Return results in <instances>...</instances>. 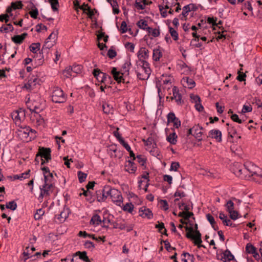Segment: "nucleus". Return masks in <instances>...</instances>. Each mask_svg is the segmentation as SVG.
Segmentation results:
<instances>
[{"label": "nucleus", "mask_w": 262, "mask_h": 262, "mask_svg": "<svg viewBox=\"0 0 262 262\" xmlns=\"http://www.w3.org/2000/svg\"><path fill=\"white\" fill-rule=\"evenodd\" d=\"M52 100L56 103H64L67 100V96L60 88L56 87L52 92Z\"/></svg>", "instance_id": "1"}, {"label": "nucleus", "mask_w": 262, "mask_h": 262, "mask_svg": "<svg viewBox=\"0 0 262 262\" xmlns=\"http://www.w3.org/2000/svg\"><path fill=\"white\" fill-rule=\"evenodd\" d=\"M138 69V70L137 71V77L140 80H147L151 72L149 65H147L146 63L144 65H139Z\"/></svg>", "instance_id": "2"}, {"label": "nucleus", "mask_w": 262, "mask_h": 262, "mask_svg": "<svg viewBox=\"0 0 262 262\" xmlns=\"http://www.w3.org/2000/svg\"><path fill=\"white\" fill-rule=\"evenodd\" d=\"M138 60L137 61V66L144 65L146 63L149 65V63L146 61L148 58V50L145 48H141L138 52Z\"/></svg>", "instance_id": "3"}, {"label": "nucleus", "mask_w": 262, "mask_h": 262, "mask_svg": "<svg viewBox=\"0 0 262 262\" xmlns=\"http://www.w3.org/2000/svg\"><path fill=\"white\" fill-rule=\"evenodd\" d=\"M40 81V80L38 79L36 75H32L29 77L28 82L25 84L23 88L27 90L31 91L35 88L37 84H39Z\"/></svg>", "instance_id": "4"}, {"label": "nucleus", "mask_w": 262, "mask_h": 262, "mask_svg": "<svg viewBox=\"0 0 262 262\" xmlns=\"http://www.w3.org/2000/svg\"><path fill=\"white\" fill-rule=\"evenodd\" d=\"M111 198L112 201L117 206H121L123 203V197L121 193L117 189L113 188Z\"/></svg>", "instance_id": "5"}, {"label": "nucleus", "mask_w": 262, "mask_h": 262, "mask_svg": "<svg viewBox=\"0 0 262 262\" xmlns=\"http://www.w3.org/2000/svg\"><path fill=\"white\" fill-rule=\"evenodd\" d=\"M172 96L169 97H166V99L170 98L171 100H175L177 104L182 105L184 103V101L182 100V95L180 93L178 88L176 86L172 87Z\"/></svg>", "instance_id": "6"}, {"label": "nucleus", "mask_w": 262, "mask_h": 262, "mask_svg": "<svg viewBox=\"0 0 262 262\" xmlns=\"http://www.w3.org/2000/svg\"><path fill=\"white\" fill-rule=\"evenodd\" d=\"M186 236L188 238L193 239L194 245H197L199 248L201 247L205 248L204 245H201V243H202V240L201 238L202 235L199 231H196L195 232L194 235L191 234L190 233H186Z\"/></svg>", "instance_id": "7"}, {"label": "nucleus", "mask_w": 262, "mask_h": 262, "mask_svg": "<svg viewBox=\"0 0 262 262\" xmlns=\"http://www.w3.org/2000/svg\"><path fill=\"white\" fill-rule=\"evenodd\" d=\"M51 150L50 148L40 147L38 149V156L40 158H44L47 162L51 160Z\"/></svg>", "instance_id": "8"}, {"label": "nucleus", "mask_w": 262, "mask_h": 262, "mask_svg": "<svg viewBox=\"0 0 262 262\" xmlns=\"http://www.w3.org/2000/svg\"><path fill=\"white\" fill-rule=\"evenodd\" d=\"M157 135L155 133H152L150 134L149 137L147 139H142V141L144 143L145 146H149L152 145L154 151H155L157 148V144L156 143Z\"/></svg>", "instance_id": "9"}, {"label": "nucleus", "mask_w": 262, "mask_h": 262, "mask_svg": "<svg viewBox=\"0 0 262 262\" xmlns=\"http://www.w3.org/2000/svg\"><path fill=\"white\" fill-rule=\"evenodd\" d=\"M245 168L247 170V173H248V178L254 175H257V170L258 168L254 164L251 162H246L245 164Z\"/></svg>", "instance_id": "10"}, {"label": "nucleus", "mask_w": 262, "mask_h": 262, "mask_svg": "<svg viewBox=\"0 0 262 262\" xmlns=\"http://www.w3.org/2000/svg\"><path fill=\"white\" fill-rule=\"evenodd\" d=\"M48 180H45V184L42 186V188H41V192L39 196V199H41L45 196H49L50 195V190L51 187H53V185L52 184L48 183Z\"/></svg>", "instance_id": "11"}, {"label": "nucleus", "mask_w": 262, "mask_h": 262, "mask_svg": "<svg viewBox=\"0 0 262 262\" xmlns=\"http://www.w3.org/2000/svg\"><path fill=\"white\" fill-rule=\"evenodd\" d=\"M234 174L238 177L241 179H247L248 173H247V170L245 168V165L244 166L239 165L233 169Z\"/></svg>", "instance_id": "12"}, {"label": "nucleus", "mask_w": 262, "mask_h": 262, "mask_svg": "<svg viewBox=\"0 0 262 262\" xmlns=\"http://www.w3.org/2000/svg\"><path fill=\"white\" fill-rule=\"evenodd\" d=\"M139 216L142 218L151 219L153 217V213L151 210L146 206L141 207L139 210Z\"/></svg>", "instance_id": "13"}, {"label": "nucleus", "mask_w": 262, "mask_h": 262, "mask_svg": "<svg viewBox=\"0 0 262 262\" xmlns=\"http://www.w3.org/2000/svg\"><path fill=\"white\" fill-rule=\"evenodd\" d=\"M111 73L113 76L114 79L118 82H123V83H129V81L125 82V79L123 78L122 76L123 74L120 72L117 71L116 68H113L111 71Z\"/></svg>", "instance_id": "14"}, {"label": "nucleus", "mask_w": 262, "mask_h": 262, "mask_svg": "<svg viewBox=\"0 0 262 262\" xmlns=\"http://www.w3.org/2000/svg\"><path fill=\"white\" fill-rule=\"evenodd\" d=\"M207 137H210L212 139H215L218 142H221L222 139V133L220 130L217 129H212L209 132V136Z\"/></svg>", "instance_id": "15"}, {"label": "nucleus", "mask_w": 262, "mask_h": 262, "mask_svg": "<svg viewBox=\"0 0 262 262\" xmlns=\"http://www.w3.org/2000/svg\"><path fill=\"white\" fill-rule=\"evenodd\" d=\"M54 43L55 42H50L49 41V40H47L45 41V44L42 46V49H41V52H39V58L38 59L39 60V64H40V63H42L43 60V55H42V51L43 50H47V49H50L51 48H52L54 45Z\"/></svg>", "instance_id": "16"}, {"label": "nucleus", "mask_w": 262, "mask_h": 262, "mask_svg": "<svg viewBox=\"0 0 262 262\" xmlns=\"http://www.w3.org/2000/svg\"><path fill=\"white\" fill-rule=\"evenodd\" d=\"M125 170L130 173H134L137 170L135 163L132 160H128L125 164Z\"/></svg>", "instance_id": "17"}, {"label": "nucleus", "mask_w": 262, "mask_h": 262, "mask_svg": "<svg viewBox=\"0 0 262 262\" xmlns=\"http://www.w3.org/2000/svg\"><path fill=\"white\" fill-rule=\"evenodd\" d=\"M203 129V127L200 126L199 125L193 126L194 134L193 136L198 140V141H201L202 140V136L203 133L202 130Z\"/></svg>", "instance_id": "18"}, {"label": "nucleus", "mask_w": 262, "mask_h": 262, "mask_svg": "<svg viewBox=\"0 0 262 262\" xmlns=\"http://www.w3.org/2000/svg\"><path fill=\"white\" fill-rule=\"evenodd\" d=\"M79 256V258L85 262H91L88 256L86 251H77L73 254V256Z\"/></svg>", "instance_id": "19"}, {"label": "nucleus", "mask_w": 262, "mask_h": 262, "mask_svg": "<svg viewBox=\"0 0 262 262\" xmlns=\"http://www.w3.org/2000/svg\"><path fill=\"white\" fill-rule=\"evenodd\" d=\"M224 262H230L231 260H235L234 255L231 253L228 249L223 252Z\"/></svg>", "instance_id": "20"}, {"label": "nucleus", "mask_w": 262, "mask_h": 262, "mask_svg": "<svg viewBox=\"0 0 262 262\" xmlns=\"http://www.w3.org/2000/svg\"><path fill=\"white\" fill-rule=\"evenodd\" d=\"M173 132L167 136L166 140L171 144L175 145L177 142L178 136L174 132V129L172 128Z\"/></svg>", "instance_id": "21"}, {"label": "nucleus", "mask_w": 262, "mask_h": 262, "mask_svg": "<svg viewBox=\"0 0 262 262\" xmlns=\"http://www.w3.org/2000/svg\"><path fill=\"white\" fill-rule=\"evenodd\" d=\"M137 26L141 29L146 30H151V27L148 26L147 21L144 19H140L137 23Z\"/></svg>", "instance_id": "22"}, {"label": "nucleus", "mask_w": 262, "mask_h": 262, "mask_svg": "<svg viewBox=\"0 0 262 262\" xmlns=\"http://www.w3.org/2000/svg\"><path fill=\"white\" fill-rule=\"evenodd\" d=\"M96 198L97 201L99 202H103L106 200V196L104 195L102 189L96 191Z\"/></svg>", "instance_id": "23"}, {"label": "nucleus", "mask_w": 262, "mask_h": 262, "mask_svg": "<svg viewBox=\"0 0 262 262\" xmlns=\"http://www.w3.org/2000/svg\"><path fill=\"white\" fill-rule=\"evenodd\" d=\"M110 214L107 213H103V217L102 221V227L104 228H108L109 224L111 223Z\"/></svg>", "instance_id": "24"}, {"label": "nucleus", "mask_w": 262, "mask_h": 262, "mask_svg": "<svg viewBox=\"0 0 262 262\" xmlns=\"http://www.w3.org/2000/svg\"><path fill=\"white\" fill-rule=\"evenodd\" d=\"M183 81L186 82L187 86L189 89H191L193 88L195 85V81L191 78L188 77L183 78Z\"/></svg>", "instance_id": "25"}, {"label": "nucleus", "mask_w": 262, "mask_h": 262, "mask_svg": "<svg viewBox=\"0 0 262 262\" xmlns=\"http://www.w3.org/2000/svg\"><path fill=\"white\" fill-rule=\"evenodd\" d=\"M245 249L247 253L252 255L257 252L256 248L250 243L246 245Z\"/></svg>", "instance_id": "26"}, {"label": "nucleus", "mask_w": 262, "mask_h": 262, "mask_svg": "<svg viewBox=\"0 0 262 262\" xmlns=\"http://www.w3.org/2000/svg\"><path fill=\"white\" fill-rule=\"evenodd\" d=\"M162 56V53L159 49H155L153 50L152 58L154 61H158Z\"/></svg>", "instance_id": "27"}, {"label": "nucleus", "mask_w": 262, "mask_h": 262, "mask_svg": "<svg viewBox=\"0 0 262 262\" xmlns=\"http://www.w3.org/2000/svg\"><path fill=\"white\" fill-rule=\"evenodd\" d=\"M100 216L98 214L94 215L90 221V223L93 225H99L102 224Z\"/></svg>", "instance_id": "28"}, {"label": "nucleus", "mask_w": 262, "mask_h": 262, "mask_svg": "<svg viewBox=\"0 0 262 262\" xmlns=\"http://www.w3.org/2000/svg\"><path fill=\"white\" fill-rule=\"evenodd\" d=\"M68 214L69 209L68 208H63V210L58 215L57 219L60 220V221H64L68 217Z\"/></svg>", "instance_id": "29"}, {"label": "nucleus", "mask_w": 262, "mask_h": 262, "mask_svg": "<svg viewBox=\"0 0 262 262\" xmlns=\"http://www.w3.org/2000/svg\"><path fill=\"white\" fill-rule=\"evenodd\" d=\"M9 30L11 32H12L14 30V28L11 24H7V27H5L3 25L0 28V32L2 33L4 32L8 33Z\"/></svg>", "instance_id": "30"}, {"label": "nucleus", "mask_w": 262, "mask_h": 262, "mask_svg": "<svg viewBox=\"0 0 262 262\" xmlns=\"http://www.w3.org/2000/svg\"><path fill=\"white\" fill-rule=\"evenodd\" d=\"M102 190L104 193V195L106 196V199L107 198L108 196H110V198L111 197V193L113 190V188H112L111 186H110V185H105L104 186Z\"/></svg>", "instance_id": "31"}, {"label": "nucleus", "mask_w": 262, "mask_h": 262, "mask_svg": "<svg viewBox=\"0 0 262 262\" xmlns=\"http://www.w3.org/2000/svg\"><path fill=\"white\" fill-rule=\"evenodd\" d=\"M219 218L222 220L224 225H228V223H230L231 221L228 219L227 216L224 214L223 212H221L219 214Z\"/></svg>", "instance_id": "32"}, {"label": "nucleus", "mask_w": 262, "mask_h": 262, "mask_svg": "<svg viewBox=\"0 0 262 262\" xmlns=\"http://www.w3.org/2000/svg\"><path fill=\"white\" fill-rule=\"evenodd\" d=\"M182 255L187 257V259H182V260L184 261V262L194 261V257L193 255L190 254L189 253L187 252H183Z\"/></svg>", "instance_id": "33"}, {"label": "nucleus", "mask_w": 262, "mask_h": 262, "mask_svg": "<svg viewBox=\"0 0 262 262\" xmlns=\"http://www.w3.org/2000/svg\"><path fill=\"white\" fill-rule=\"evenodd\" d=\"M134 207V205L132 203H127L123 206L122 209L125 211H127L130 213H132Z\"/></svg>", "instance_id": "34"}, {"label": "nucleus", "mask_w": 262, "mask_h": 262, "mask_svg": "<svg viewBox=\"0 0 262 262\" xmlns=\"http://www.w3.org/2000/svg\"><path fill=\"white\" fill-rule=\"evenodd\" d=\"M45 214V211L40 208L37 209L36 212L34 213V217L35 220H39L41 219L42 216Z\"/></svg>", "instance_id": "35"}, {"label": "nucleus", "mask_w": 262, "mask_h": 262, "mask_svg": "<svg viewBox=\"0 0 262 262\" xmlns=\"http://www.w3.org/2000/svg\"><path fill=\"white\" fill-rule=\"evenodd\" d=\"M40 47V43L39 42L37 43H33L30 46V51L33 53H36L37 51L39 50Z\"/></svg>", "instance_id": "36"}, {"label": "nucleus", "mask_w": 262, "mask_h": 262, "mask_svg": "<svg viewBox=\"0 0 262 262\" xmlns=\"http://www.w3.org/2000/svg\"><path fill=\"white\" fill-rule=\"evenodd\" d=\"M98 34H97V40H100L102 38H103V40L105 42H106L108 41V36L105 35V32L98 31Z\"/></svg>", "instance_id": "37"}, {"label": "nucleus", "mask_w": 262, "mask_h": 262, "mask_svg": "<svg viewBox=\"0 0 262 262\" xmlns=\"http://www.w3.org/2000/svg\"><path fill=\"white\" fill-rule=\"evenodd\" d=\"M17 207V203L15 201H12L7 203L6 205V208L8 209H10L12 211H14L16 209Z\"/></svg>", "instance_id": "38"}, {"label": "nucleus", "mask_w": 262, "mask_h": 262, "mask_svg": "<svg viewBox=\"0 0 262 262\" xmlns=\"http://www.w3.org/2000/svg\"><path fill=\"white\" fill-rule=\"evenodd\" d=\"M168 28L169 33L173 40H177L179 38V35L178 32L171 27L169 26Z\"/></svg>", "instance_id": "39"}, {"label": "nucleus", "mask_w": 262, "mask_h": 262, "mask_svg": "<svg viewBox=\"0 0 262 262\" xmlns=\"http://www.w3.org/2000/svg\"><path fill=\"white\" fill-rule=\"evenodd\" d=\"M148 35H151L152 36L154 37H158L160 35V30L158 29H152L151 28V30H147Z\"/></svg>", "instance_id": "40"}, {"label": "nucleus", "mask_w": 262, "mask_h": 262, "mask_svg": "<svg viewBox=\"0 0 262 262\" xmlns=\"http://www.w3.org/2000/svg\"><path fill=\"white\" fill-rule=\"evenodd\" d=\"M120 31L122 33H126L127 31H128L130 34H133V32H131V29H129L128 30L127 27V24L125 21H123L121 23Z\"/></svg>", "instance_id": "41"}, {"label": "nucleus", "mask_w": 262, "mask_h": 262, "mask_svg": "<svg viewBox=\"0 0 262 262\" xmlns=\"http://www.w3.org/2000/svg\"><path fill=\"white\" fill-rule=\"evenodd\" d=\"M11 6L13 10L19 9L23 8V5L20 1H16L15 2H12L11 3Z\"/></svg>", "instance_id": "42"}, {"label": "nucleus", "mask_w": 262, "mask_h": 262, "mask_svg": "<svg viewBox=\"0 0 262 262\" xmlns=\"http://www.w3.org/2000/svg\"><path fill=\"white\" fill-rule=\"evenodd\" d=\"M73 73L72 69L71 66L67 67L62 72V74L66 78H69L71 76Z\"/></svg>", "instance_id": "43"}, {"label": "nucleus", "mask_w": 262, "mask_h": 262, "mask_svg": "<svg viewBox=\"0 0 262 262\" xmlns=\"http://www.w3.org/2000/svg\"><path fill=\"white\" fill-rule=\"evenodd\" d=\"M94 76L97 79V80L100 82V79L102 77V72L99 69H95L93 71Z\"/></svg>", "instance_id": "44"}, {"label": "nucleus", "mask_w": 262, "mask_h": 262, "mask_svg": "<svg viewBox=\"0 0 262 262\" xmlns=\"http://www.w3.org/2000/svg\"><path fill=\"white\" fill-rule=\"evenodd\" d=\"M227 130L229 137H230L232 138H233L235 135L237 134L236 129L233 126H230L228 127Z\"/></svg>", "instance_id": "45"}, {"label": "nucleus", "mask_w": 262, "mask_h": 262, "mask_svg": "<svg viewBox=\"0 0 262 262\" xmlns=\"http://www.w3.org/2000/svg\"><path fill=\"white\" fill-rule=\"evenodd\" d=\"M78 178L79 181L80 183H83L85 181L87 177V174L82 172L81 171H78Z\"/></svg>", "instance_id": "46"}, {"label": "nucleus", "mask_w": 262, "mask_h": 262, "mask_svg": "<svg viewBox=\"0 0 262 262\" xmlns=\"http://www.w3.org/2000/svg\"><path fill=\"white\" fill-rule=\"evenodd\" d=\"M131 66V62L130 61H126L122 67V70L124 73H127V74H129V70Z\"/></svg>", "instance_id": "47"}, {"label": "nucleus", "mask_w": 262, "mask_h": 262, "mask_svg": "<svg viewBox=\"0 0 262 262\" xmlns=\"http://www.w3.org/2000/svg\"><path fill=\"white\" fill-rule=\"evenodd\" d=\"M103 111L105 114H109L113 111L112 106L106 103H104L102 105Z\"/></svg>", "instance_id": "48"}, {"label": "nucleus", "mask_w": 262, "mask_h": 262, "mask_svg": "<svg viewBox=\"0 0 262 262\" xmlns=\"http://www.w3.org/2000/svg\"><path fill=\"white\" fill-rule=\"evenodd\" d=\"M51 4V8L54 11H58V7H59L58 0H49Z\"/></svg>", "instance_id": "49"}, {"label": "nucleus", "mask_w": 262, "mask_h": 262, "mask_svg": "<svg viewBox=\"0 0 262 262\" xmlns=\"http://www.w3.org/2000/svg\"><path fill=\"white\" fill-rule=\"evenodd\" d=\"M137 162L142 166H145L146 163V159L142 155H138L136 157Z\"/></svg>", "instance_id": "50"}, {"label": "nucleus", "mask_w": 262, "mask_h": 262, "mask_svg": "<svg viewBox=\"0 0 262 262\" xmlns=\"http://www.w3.org/2000/svg\"><path fill=\"white\" fill-rule=\"evenodd\" d=\"M96 199V195L93 194V192L90 191L86 197V201L90 203H92L95 201Z\"/></svg>", "instance_id": "51"}, {"label": "nucleus", "mask_w": 262, "mask_h": 262, "mask_svg": "<svg viewBox=\"0 0 262 262\" xmlns=\"http://www.w3.org/2000/svg\"><path fill=\"white\" fill-rule=\"evenodd\" d=\"M32 6L34 9L30 11L29 14L32 18L36 19L37 18V15H38V11L37 9L35 8V6L33 4Z\"/></svg>", "instance_id": "52"}, {"label": "nucleus", "mask_w": 262, "mask_h": 262, "mask_svg": "<svg viewBox=\"0 0 262 262\" xmlns=\"http://www.w3.org/2000/svg\"><path fill=\"white\" fill-rule=\"evenodd\" d=\"M225 206L226 207L227 211L228 212L232 210H234V203L231 200L228 201Z\"/></svg>", "instance_id": "53"}, {"label": "nucleus", "mask_w": 262, "mask_h": 262, "mask_svg": "<svg viewBox=\"0 0 262 262\" xmlns=\"http://www.w3.org/2000/svg\"><path fill=\"white\" fill-rule=\"evenodd\" d=\"M12 40L15 43L21 44L23 42L19 35H14L11 38Z\"/></svg>", "instance_id": "54"}, {"label": "nucleus", "mask_w": 262, "mask_h": 262, "mask_svg": "<svg viewBox=\"0 0 262 262\" xmlns=\"http://www.w3.org/2000/svg\"><path fill=\"white\" fill-rule=\"evenodd\" d=\"M73 73L78 74L80 73L82 70V67L81 65H73L71 67Z\"/></svg>", "instance_id": "55"}, {"label": "nucleus", "mask_w": 262, "mask_h": 262, "mask_svg": "<svg viewBox=\"0 0 262 262\" xmlns=\"http://www.w3.org/2000/svg\"><path fill=\"white\" fill-rule=\"evenodd\" d=\"M78 234H79V236H83L84 238L89 237L92 238L93 239H96V238H95V235L94 234H88L85 231H80L79 232Z\"/></svg>", "instance_id": "56"}, {"label": "nucleus", "mask_w": 262, "mask_h": 262, "mask_svg": "<svg viewBox=\"0 0 262 262\" xmlns=\"http://www.w3.org/2000/svg\"><path fill=\"white\" fill-rule=\"evenodd\" d=\"M190 99L192 102L194 103L195 104L198 102H201V98L199 96L197 95L191 94L190 95Z\"/></svg>", "instance_id": "57"}, {"label": "nucleus", "mask_w": 262, "mask_h": 262, "mask_svg": "<svg viewBox=\"0 0 262 262\" xmlns=\"http://www.w3.org/2000/svg\"><path fill=\"white\" fill-rule=\"evenodd\" d=\"M238 76L236 77V79L239 81H245V77H246V75L245 73H244L243 72H241L240 71H238Z\"/></svg>", "instance_id": "58"}, {"label": "nucleus", "mask_w": 262, "mask_h": 262, "mask_svg": "<svg viewBox=\"0 0 262 262\" xmlns=\"http://www.w3.org/2000/svg\"><path fill=\"white\" fill-rule=\"evenodd\" d=\"M230 118L232 119V120H233L234 122H237V123H238L240 124L242 123L244 121V120H242L241 119H239L238 117V116L236 114H232Z\"/></svg>", "instance_id": "59"}, {"label": "nucleus", "mask_w": 262, "mask_h": 262, "mask_svg": "<svg viewBox=\"0 0 262 262\" xmlns=\"http://www.w3.org/2000/svg\"><path fill=\"white\" fill-rule=\"evenodd\" d=\"M107 55L110 59H113L116 56L117 52L115 50L110 49L108 50Z\"/></svg>", "instance_id": "60"}, {"label": "nucleus", "mask_w": 262, "mask_h": 262, "mask_svg": "<svg viewBox=\"0 0 262 262\" xmlns=\"http://www.w3.org/2000/svg\"><path fill=\"white\" fill-rule=\"evenodd\" d=\"M229 213L230 214V217L233 220H235L238 217V213L237 211L232 210L229 211Z\"/></svg>", "instance_id": "61"}, {"label": "nucleus", "mask_w": 262, "mask_h": 262, "mask_svg": "<svg viewBox=\"0 0 262 262\" xmlns=\"http://www.w3.org/2000/svg\"><path fill=\"white\" fill-rule=\"evenodd\" d=\"M160 203L161 205V207L163 208V209L165 211H166L169 208V206L168 204V203L166 200H161L160 201Z\"/></svg>", "instance_id": "62"}, {"label": "nucleus", "mask_w": 262, "mask_h": 262, "mask_svg": "<svg viewBox=\"0 0 262 262\" xmlns=\"http://www.w3.org/2000/svg\"><path fill=\"white\" fill-rule=\"evenodd\" d=\"M177 118L175 114L172 112H170L167 115V121L168 122L174 121Z\"/></svg>", "instance_id": "63"}, {"label": "nucleus", "mask_w": 262, "mask_h": 262, "mask_svg": "<svg viewBox=\"0 0 262 262\" xmlns=\"http://www.w3.org/2000/svg\"><path fill=\"white\" fill-rule=\"evenodd\" d=\"M125 47L131 52H134L135 45L133 43L127 42L125 44Z\"/></svg>", "instance_id": "64"}]
</instances>
